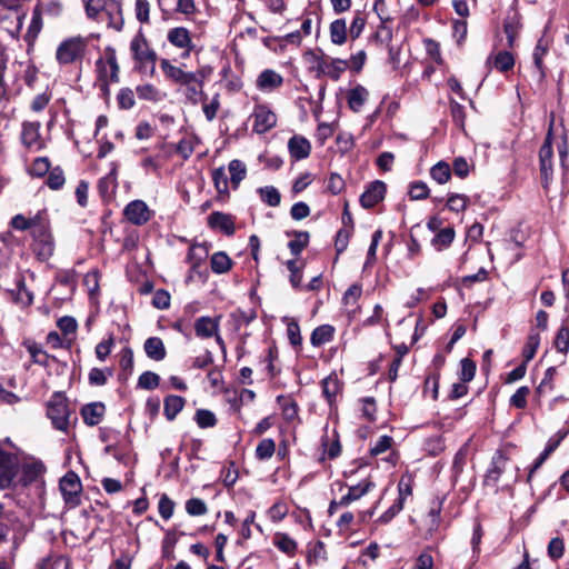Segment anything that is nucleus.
Instances as JSON below:
<instances>
[{"instance_id": "obj_1", "label": "nucleus", "mask_w": 569, "mask_h": 569, "mask_svg": "<svg viewBox=\"0 0 569 569\" xmlns=\"http://www.w3.org/2000/svg\"><path fill=\"white\" fill-rule=\"evenodd\" d=\"M46 465L21 448H2V498L13 501L21 510L30 503L29 489L34 487L36 495L42 499L46 491Z\"/></svg>"}, {"instance_id": "obj_2", "label": "nucleus", "mask_w": 569, "mask_h": 569, "mask_svg": "<svg viewBox=\"0 0 569 569\" xmlns=\"http://www.w3.org/2000/svg\"><path fill=\"white\" fill-rule=\"evenodd\" d=\"M84 10L89 19L97 21L102 20L104 14L107 26L116 31H121L123 28L122 3L119 0H87Z\"/></svg>"}, {"instance_id": "obj_3", "label": "nucleus", "mask_w": 569, "mask_h": 569, "mask_svg": "<svg viewBox=\"0 0 569 569\" xmlns=\"http://www.w3.org/2000/svg\"><path fill=\"white\" fill-rule=\"evenodd\" d=\"M4 505L2 503V509ZM6 519V522L2 521V542H10V559H2V569H13L14 566V557L16 551L22 543L26 537V527L22 521H20L19 517L14 512H8L4 515L2 511V519Z\"/></svg>"}, {"instance_id": "obj_4", "label": "nucleus", "mask_w": 569, "mask_h": 569, "mask_svg": "<svg viewBox=\"0 0 569 569\" xmlns=\"http://www.w3.org/2000/svg\"><path fill=\"white\" fill-rule=\"evenodd\" d=\"M62 11L63 4L59 0H49L46 2L39 1L32 10L31 22L26 33V40L28 43L34 42L38 38L43 26V14H47L50 18H58L61 16Z\"/></svg>"}, {"instance_id": "obj_5", "label": "nucleus", "mask_w": 569, "mask_h": 569, "mask_svg": "<svg viewBox=\"0 0 569 569\" xmlns=\"http://www.w3.org/2000/svg\"><path fill=\"white\" fill-rule=\"evenodd\" d=\"M72 410L63 392L56 391L47 403V416L54 429L68 432Z\"/></svg>"}, {"instance_id": "obj_6", "label": "nucleus", "mask_w": 569, "mask_h": 569, "mask_svg": "<svg viewBox=\"0 0 569 569\" xmlns=\"http://www.w3.org/2000/svg\"><path fill=\"white\" fill-rule=\"evenodd\" d=\"M96 82H119L120 66L117 60L116 49L111 46L104 48L103 57H100L96 63Z\"/></svg>"}, {"instance_id": "obj_7", "label": "nucleus", "mask_w": 569, "mask_h": 569, "mask_svg": "<svg viewBox=\"0 0 569 569\" xmlns=\"http://www.w3.org/2000/svg\"><path fill=\"white\" fill-rule=\"evenodd\" d=\"M130 51L134 61L138 63V69H147L150 67V73L153 74L157 62V53L149 47V43L140 30L130 42Z\"/></svg>"}, {"instance_id": "obj_8", "label": "nucleus", "mask_w": 569, "mask_h": 569, "mask_svg": "<svg viewBox=\"0 0 569 569\" xmlns=\"http://www.w3.org/2000/svg\"><path fill=\"white\" fill-rule=\"evenodd\" d=\"M553 122L551 121L549 126V130L546 134V138L543 140V143L541 144L539 149V170L541 176V184L543 189H547L549 187V183L552 180L553 177Z\"/></svg>"}, {"instance_id": "obj_9", "label": "nucleus", "mask_w": 569, "mask_h": 569, "mask_svg": "<svg viewBox=\"0 0 569 569\" xmlns=\"http://www.w3.org/2000/svg\"><path fill=\"white\" fill-rule=\"evenodd\" d=\"M59 490L68 508L74 509L81 505L82 483L74 471H68L60 479Z\"/></svg>"}, {"instance_id": "obj_10", "label": "nucleus", "mask_w": 569, "mask_h": 569, "mask_svg": "<svg viewBox=\"0 0 569 569\" xmlns=\"http://www.w3.org/2000/svg\"><path fill=\"white\" fill-rule=\"evenodd\" d=\"M546 33L547 28H545L542 36L538 39L532 52V63L535 68L532 78L538 86H541L547 79L548 68L545 64V58L549 53L552 44V40L547 38Z\"/></svg>"}, {"instance_id": "obj_11", "label": "nucleus", "mask_w": 569, "mask_h": 569, "mask_svg": "<svg viewBox=\"0 0 569 569\" xmlns=\"http://www.w3.org/2000/svg\"><path fill=\"white\" fill-rule=\"evenodd\" d=\"M32 241L30 249L38 261L46 262L54 253L56 242L51 229L30 232Z\"/></svg>"}, {"instance_id": "obj_12", "label": "nucleus", "mask_w": 569, "mask_h": 569, "mask_svg": "<svg viewBox=\"0 0 569 569\" xmlns=\"http://www.w3.org/2000/svg\"><path fill=\"white\" fill-rule=\"evenodd\" d=\"M209 256V249L206 243H193L190 246L186 261L190 264L191 272H194L198 279L206 283L209 278V271L204 267V261Z\"/></svg>"}, {"instance_id": "obj_13", "label": "nucleus", "mask_w": 569, "mask_h": 569, "mask_svg": "<svg viewBox=\"0 0 569 569\" xmlns=\"http://www.w3.org/2000/svg\"><path fill=\"white\" fill-rule=\"evenodd\" d=\"M522 14L519 11L518 2L513 3L508 8L506 18L503 20V32L507 37V47L513 49L516 41L522 29Z\"/></svg>"}, {"instance_id": "obj_14", "label": "nucleus", "mask_w": 569, "mask_h": 569, "mask_svg": "<svg viewBox=\"0 0 569 569\" xmlns=\"http://www.w3.org/2000/svg\"><path fill=\"white\" fill-rule=\"evenodd\" d=\"M445 499L446 496H435L429 502L428 511L423 518V523L426 527V539L433 538L440 530L442 522L441 512Z\"/></svg>"}, {"instance_id": "obj_15", "label": "nucleus", "mask_w": 569, "mask_h": 569, "mask_svg": "<svg viewBox=\"0 0 569 569\" xmlns=\"http://www.w3.org/2000/svg\"><path fill=\"white\" fill-rule=\"evenodd\" d=\"M153 216V211L149 209L143 200H132L123 209L126 220L137 227L148 223Z\"/></svg>"}, {"instance_id": "obj_16", "label": "nucleus", "mask_w": 569, "mask_h": 569, "mask_svg": "<svg viewBox=\"0 0 569 569\" xmlns=\"http://www.w3.org/2000/svg\"><path fill=\"white\" fill-rule=\"evenodd\" d=\"M252 118V130L258 134H263L277 126V116L267 104H256Z\"/></svg>"}, {"instance_id": "obj_17", "label": "nucleus", "mask_w": 569, "mask_h": 569, "mask_svg": "<svg viewBox=\"0 0 569 569\" xmlns=\"http://www.w3.org/2000/svg\"><path fill=\"white\" fill-rule=\"evenodd\" d=\"M83 43L80 39L71 38L62 41L56 52L60 64H70L82 58Z\"/></svg>"}, {"instance_id": "obj_18", "label": "nucleus", "mask_w": 569, "mask_h": 569, "mask_svg": "<svg viewBox=\"0 0 569 569\" xmlns=\"http://www.w3.org/2000/svg\"><path fill=\"white\" fill-rule=\"evenodd\" d=\"M509 457L501 449H498L492 458L489 468L486 471L483 478V486L496 487L500 480V477L506 471L507 462Z\"/></svg>"}, {"instance_id": "obj_19", "label": "nucleus", "mask_w": 569, "mask_h": 569, "mask_svg": "<svg viewBox=\"0 0 569 569\" xmlns=\"http://www.w3.org/2000/svg\"><path fill=\"white\" fill-rule=\"evenodd\" d=\"M387 193V184L381 180L370 182L359 198L363 209H372L381 202Z\"/></svg>"}, {"instance_id": "obj_20", "label": "nucleus", "mask_w": 569, "mask_h": 569, "mask_svg": "<svg viewBox=\"0 0 569 569\" xmlns=\"http://www.w3.org/2000/svg\"><path fill=\"white\" fill-rule=\"evenodd\" d=\"M322 397L327 401L330 409L337 407V398L342 395L343 381L338 378L336 371H332L328 377L321 380Z\"/></svg>"}, {"instance_id": "obj_21", "label": "nucleus", "mask_w": 569, "mask_h": 569, "mask_svg": "<svg viewBox=\"0 0 569 569\" xmlns=\"http://www.w3.org/2000/svg\"><path fill=\"white\" fill-rule=\"evenodd\" d=\"M160 68L166 79L174 84H190L196 80L197 73L184 71L182 68L173 66L168 59H161Z\"/></svg>"}, {"instance_id": "obj_22", "label": "nucleus", "mask_w": 569, "mask_h": 569, "mask_svg": "<svg viewBox=\"0 0 569 569\" xmlns=\"http://www.w3.org/2000/svg\"><path fill=\"white\" fill-rule=\"evenodd\" d=\"M207 224L211 230L221 231L228 237L236 232L234 217L222 211H212L207 218Z\"/></svg>"}, {"instance_id": "obj_23", "label": "nucleus", "mask_w": 569, "mask_h": 569, "mask_svg": "<svg viewBox=\"0 0 569 569\" xmlns=\"http://www.w3.org/2000/svg\"><path fill=\"white\" fill-rule=\"evenodd\" d=\"M118 164L111 162V170L104 177H101L97 182V190L104 203H109L116 194Z\"/></svg>"}, {"instance_id": "obj_24", "label": "nucleus", "mask_w": 569, "mask_h": 569, "mask_svg": "<svg viewBox=\"0 0 569 569\" xmlns=\"http://www.w3.org/2000/svg\"><path fill=\"white\" fill-rule=\"evenodd\" d=\"M222 316L209 317L202 316L196 319L193 328L196 336L200 339H210L217 331H220Z\"/></svg>"}, {"instance_id": "obj_25", "label": "nucleus", "mask_w": 569, "mask_h": 569, "mask_svg": "<svg viewBox=\"0 0 569 569\" xmlns=\"http://www.w3.org/2000/svg\"><path fill=\"white\" fill-rule=\"evenodd\" d=\"M6 295L12 302L22 307H28L33 301V295L27 289L24 277L21 273L17 274L16 289H7Z\"/></svg>"}, {"instance_id": "obj_26", "label": "nucleus", "mask_w": 569, "mask_h": 569, "mask_svg": "<svg viewBox=\"0 0 569 569\" xmlns=\"http://www.w3.org/2000/svg\"><path fill=\"white\" fill-rule=\"evenodd\" d=\"M516 58L512 52L508 50H500L496 54H490L486 60V66L490 69H496L501 73L511 71L515 67Z\"/></svg>"}, {"instance_id": "obj_27", "label": "nucleus", "mask_w": 569, "mask_h": 569, "mask_svg": "<svg viewBox=\"0 0 569 569\" xmlns=\"http://www.w3.org/2000/svg\"><path fill=\"white\" fill-rule=\"evenodd\" d=\"M106 411V405L101 401H96L82 406L80 415L88 427H94L101 422Z\"/></svg>"}, {"instance_id": "obj_28", "label": "nucleus", "mask_w": 569, "mask_h": 569, "mask_svg": "<svg viewBox=\"0 0 569 569\" xmlns=\"http://www.w3.org/2000/svg\"><path fill=\"white\" fill-rule=\"evenodd\" d=\"M349 67L348 60L333 58L329 62L319 58V76L326 74L333 81H338L341 77V73L345 72Z\"/></svg>"}, {"instance_id": "obj_29", "label": "nucleus", "mask_w": 569, "mask_h": 569, "mask_svg": "<svg viewBox=\"0 0 569 569\" xmlns=\"http://www.w3.org/2000/svg\"><path fill=\"white\" fill-rule=\"evenodd\" d=\"M159 9L163 14L172 11L191 16L196 12L194 0H157Z\"/></svg>"}, {"instance_id": "obj_30", "label": "nucleus", "mask_w": 569, "mask_h": 569, "mask_svg": "<svg viewBox=\"0 0 569 569\" xmlns=\"http://www.w3.org/2000/svg\"><path fill=\"white\" fill-rule=\"evenodd\" d=\"M288 151L295 161H299L310 156L311 143L306 137L293 134L288 141Z\"/></svg>"}, {"instance_id": "obj_31", "label": "nucleus", "mask_w": 569, "mask_h": 569, "mask_svg": "<svg viewBox=\"0 0 569 569\" xmlns=\"http://www.w3.org/2000/svg\"><path fill=\"white\" fill-rule=\"evenodd\" d=\"M419 236H421L422 239L426 240L427 230L422 228L421 223H416L411 227L409 232V239L407 241V257L409 260H416L422 253L421 244L419 242Z\"/></svg>"}, {"instance_id": "obj_32", "label": "nucleus", "mask_w": 569, "mask_h": 569, "mask_svg": "<svg viewBox=\"0 0 569 569\" xmlns=\"http://www.w3.org/2000/svg\"><path fill=\"white\" fill-rule=\"evenodd\" d=\"M283 78L272 69L263 70L257 79V87L262 91H271L282 86Z\"/></svg>"}, {"instance_id": "obj_33", "label": "nucleus", "mask_w": 569, "mask_h": 569, "mask_svg": "<svg viewBox=\"0 0 569 569\" xmlns=\"http://www.w3.org/2000/svg\"><path fill=\"white\" fill-rule=\"evenodd\" d=\"M556 376L557 368L555 366L547 368L542 380L540 381L539 386L535 389V400L539 406H541V398L545 396V393L550 392L555 389Z\"/></svg>"}, {"instance_id": "obj_34", "label": "nucleus", "mask_w": 569, "mask_h": 569, "mask_svg": "<svg viewBox=\"0 0 569 569\" xmlns=\"http://www.w3.org/2000/svg\"><path fill=\"white\" fill-rule=\"evenodd\" d=\"M212 181L213 186L217 190L218 197L217 200L221 202H226L230 197L229 187H228V177L226 174L224 168L219 167L212 170Z\"/></svg>"}, {"instance_id": "obj_35", "label": "nucleus", "mask_w": 569, "mask_h": 569, "mask_svg": "<svg viewBox=\"0 0 569 569\" xmlns=\"http://www.w3.org/2000/svg\"><path fill=\"white\" fill-rule=\"evenodd\" d=\"M288 237H295L288 242V248L293 257H299L301 252L309 246L310 234L308 231H286Z\"/></svg>"}, {"instance_id": "obj_36", "label": "nucleus", "mask_w": 569, "mask_h": 569, "mask_svg": "<svg viewBox=\"0 0 569 569\" xmlns=\"http://www.w3.org/2000/svg\"><path fill=\"white\" fill-rule=\"evenodd\" d=\"M168 41L176 48H190L192 42L190 31L184 27H174L169 29Z\"/></svg>"}, {"instance_id": "obj_37", "label": "nucleus", "mask_w": 569, "mask_h": 569, "mask_svg": "<svg viewBox=\"0 0 569 569\" xmlns=\"http://www.w3.org/2000/svg\"><path fill=\"white\" fill-rule=\"evenodd\" d=\"M368 96V90L361 84H357L356 87L351 88L347 93V102L350 110L353 112H359L365 106Z\"/></svg>"}, {"instance_id": "obj_38", "label": "nucleus", "mask_w": 569, "mask_h": 569, "mask_svg": "<svg viewBox=\"0 0 569 569\" xmlns=\"http://www.w3.org/2000/svg\"><path fill=\"white\" fill-rule=\"evenodd\" d=\"M144 352L148 358L154 361H161L167 356L163 341L159 337H150L144 341Z\"/></svg>"}, {"instance_id": "obj_39", "label": "nucleus", "mask_w": 569, "mask_h": 569, "mask_svg": "<svg viewBox=\"0 0 569 569\" xmlns=\"http://www.w3.org/2000/svg\"><path fill=\"white\" fill-rule=\"evenodd\" d=\"M455 237H456V231L453 229V227H446V228H442L441 230H439L431 239V246L437 250V251H443L446 249H448L453 240H455Z\"/></svg>"}, {"instance_id": "obj_40", "label": "nucleus", "mask_w": 569, "mask_h": 569, "mask_svg": "<svg viewBox=\"0 0 569 569\" xmlns=\"http://www.w3.org/2000/svg\"><path fill=\"white\" fill-rule=\"evenodd\" d=\"M186 399L181 396L169 395L163 400V415L169 421L176 419L183 409Z\"/></svg>"}, {"instance_id": "obj_41", "label": "nucleus", "mask_w": 569, "mask_h": 569, "mask_svg": "<svg viewBox=\"0 0 569 569\" xmlns=\"http://www.w3.org/2000/svg\"><path fill=\"white\" fill-rule=\"evenodd\" d=\"M232 259L224 251L214 252L210 258V268L213 273H227L232 269Z\"/></svg>"}, {"instance_id": "obj_42", "label": "nucleus", "mask_w": 569, "mask_h": 569, "mask_svg": "<svg viewBox=\"0 0 569 569\" xmlns=\"http://www.w3.org/2000/svg\"><path fill=\"white\" fill-rule=\"evenodd\" d=\"M335 327L331 325H321L313 329L310 336V342L313 347H321L333 339Z\"/></svg>"}, {"instance_id": "obj_43", "label": "nucleus", "mask_w": 569, "mask_h": 569, "mask_svg": "<svg viewBox=\"0 0 569 569\" xmlns=\"http://www.w3.org/2000/svg\"><path fill=\"white\" fill-rule=\"evenodd\" d=\"M133 352L131 348L124 347L120 352L119 366L121 372L118 376V379L122 382L127 381V379L131 376L133 371Z\"/></svg>"}, {"instance_id": "obj_44", "label": "nucleus", "mask_w": 569, "mask_h": 569, "mask_svg": "<svg viewBox=\"0 0 569 569\" xmlns=\"http://www.w3.org/2000/svg\"><path fill=\"white\" fill-rule=\"evenodd\" d=\"M279 358V350L276 341H271L266 350L263 362H266V371L270 379L276 378L280 373V369L276 368L274 361Z\"/></svg>"}, {"instance_id": "obj_45", "label": "nucleus", "mask_w": 569, "mask_h": 569, "mask_svg": "<svg viewBox=\"0 0 569 569\" xmlns=\"http://www.w3.org/2000/svg\"><path fill=\"white\" fill-rule=\"evenodd\" d=\"M330 40L333 44L341 46L347 41L348 31L345 19H336L329 27Z\"/></svg>"}, {"instance_id": "obj_46", "label": "nucleus", "mask_w": 569, "mask_h": 569, "mask_svg": "<svg viewBox=\"0 0 569 569\" xmlns=\"http://www.w3.org/2000/svg\"><path fill=\"white\" fill-rule=\"evenodd\" d=\"M553 346L558 352L567 355L569 351V319L562 321L560 328L558 329Z\"/></svg>"}, {"instance_id": "obj_47", "label": "nucleus", "mask_w": 569, "mask_h": 569, "mask_svg": "<svg viewBox=\"0 0 569 569\" xmlns=\"http://www.w3.org/2000/svg\"><path fill=\"white\" fill-rule=\"evenodd\" d=\"M273 545L289 557H293L297 552V542L288 533H276Z\"/></svg>"}, {"instance_id": "obj_48", "label": "nucleus", "mask_w": 569, "mask_h": 569, "mask_svg": "<svg viewBox=\"0 0 569 569\" xmlns=\"http://www.w3.org/2000/svg\"><path fill=\"white\" fill-rule=\"evenodd\" d=\"M40 124L38 122H24L22 126L21 139L24 146L31 148L40 139Z\"/></svg>"}, {"instance_id": "obj_49", "label": "nucleus", "mask_w": 569, "mask_h": 569, "mask_svg": "<svg viewBox=\"0 0 569 569\" xmlns=\"http://www.w3.org/2000/svg\"><path fill=\"white\" fill-rule=\"evenodd\" d=\"M540 339L541 338L538 332L529 333L521 351L522 362L529 363L535 358L540 345Z\"/></svg>"}, {"instance_id": "obj_50", "label": "nucleus", "mask_w": 569, "mask_h": 569, "mask_svg": "<svg viewBox=\"0 0 569 569\" xmlns=\"http://www.w3.org/2000/svg\"><path fill=\"white\" fill-rule=\"evenodd\" d=\"M470 202L467 194L450 192L446 201V208L451 212H463Z\"/></svg>"}, {"instance_id": "obj_51", "label": "nucleus", "mask_w": 569, "mask_h": 569, "mask_svg": "<svg viewBox=\"0 0 569 569\" xmlns=\"http://www.w3.org/2000/svg\"><path fill=\"white\" fill-rule=\"evenodd\" d=\"M415 479L409 472L403 473L398 482V497L396 500H402V505H406L407 498L412 496Z\"/></svg>"}, {"instance_id": "obj_52", "label": "nucleus", "mask_w": 569, "mask_h": 569, "mask_svg": "<svg viewBox=\"0 0 569 569\" xmlns=\"http://www.w3.org/2000/svg\"><path fill=\"white\" fill-rule=\"evenodd\" d=\"M451 176V167L443 160L438 161L430 168V177L439 184L448 182Z\"/></svg>"}, {"instance_id": "obj_53", "label": "nucleus", "mask_w": 569, "mask_h": 569, "mask_svg": "<svg viewBox=\"0 0 569 569\" xmlns=\"http://www.w3.org/2000/svg\"><path fill=\"white\" fill-rule=\"evenodd\" d=\"M26 347L31 356V360L33 363H37L42 367L49 366V359L52 357L42 349L41 345L37 342H28L26 343Z\"/></svg>"}, {"instance_id": "obj_54", "label": "nucleus", "mask_w": 569, "mask_h": 569, "mask_svg": "<svg viewBox=\"0 0 569 569\" xmlns=\"http://www.w3.org/2000/svg\"><path fill=\"white\" fill-rule=\"evenodd\" d=\"M449 107H450V116H451L452 122L461 131H465L466 118H467L465 107L461 103H459L457 100H455L453 98H450Z\"/></svg>"}, {"instance_id": "obj_55", "label": "nucleus", "mask_w": 569, "mask_h": 569, "mask_svg": "<svg viewBox=\"0 0 569 569\" xmlns=\"http://www.w3.org/2000/svg\"><path fill=\"white\" fill-rule=\"evenodd\" d=\"M228 169H229V172L231 176L230 181H231L232 188L237 189L239 183L247 176L246 164L238 159H233L229 162Z\"/></svg>"}, {"instance_id": "obj_56", "label": "nucleus", "mask_w": 569, "mask_h": 569, "mask_svg": "<svg viewBox=\"0 0 569 569\" xmlns=\"http://www.w3.org/2000/svg\"><path fill=\"white\" fill-rule=\"evenodd\" d=\"M30 232H38L51 229V222L47 209L38 211L33 217L28 218Z\"/></svg>"}, {"instance_id": "obj_57", "label": "nucleus", "mask_w": 569, "mask_h": 569, "mask_svg": "<svg viewBox=\"0 0 569 569\" xmlns=\"http://www.w3.org/2000/svg\"><path fill=\"white\" fill-rule=\"evenodd\" d=\"M287 269L290 271L289 281L290 284L295 290H301L302 289V270L305 267V263H301V266L297 264L296 259H290L286 262Z\"/></svg>"}, {"instance_id": "obj_58", "label": "nucleus", "mask_w": 569, "mask_h": 569, "mask_svg": "<svg viewBox=\"0 0 569 569\" xmlns=\"http://www.w3.org/2000/svg\"><path fill=\"white\" fill-rule=\"evenodd\" d=\"M51 168V161L48 157H38L28 169V173L33 178H43Z\"/></svg>"}, {"instance_id": "obj_59", "label": "nucleus", "mask_w": 569, "mask_h": 569, "mask_svg": "<svg viewBox=\"0 0 569 569\" xmlns=\"http://www.w3.org/2000/svg\"><path fill=\"white\" fill-rule=\"evenodd\" d=\"M138 98L146 101L159 102L162 96L157 87L151 83L139 84L136 87Z\"/></svg>"}, {"instance_id": "obj_60", "label": "nucleus", "mask_w": 569, "mask_h": 569, "mask_svg": "<svg viewBox=\"0 0 569 569\" xmlns=\"http://www.w3.org/2000/svg\"><path fill=\"white\" fill-rule=\"evenodd\" d=\"M287 336L290 345L293 349L299 352L302 350V337L300 332V326L297 320L291 319L287 323Z\"/></svg>"}, {"instance_id": "obj_61", "label": "nucleus", "mask_w": 569, "mask_h": 569, "mask_svg": "<svg viewBox=\"0 0 569 569\" xmlns=\"http://www.w3.org/2000/svg\"><path fill=\"white\" fill-rule=\"evenodd\" d=\"M276 452V442L271 438H264L259 441L256 448V458L260 461L270 459Z\"/></svg>"}, {"instance_id": "obj_62", "label": "nucleus", "mask_w": 569, "mask_h": 569, "mask_svg": "<svg viewBox=\"0 0 569 569\" xmlns=\"http://www.w3.org/2000/svg\"><path fill=\"white\" fill-rule=\"evenodd\" d=\"M66 182L63 170L60 166L53 167L47 174L46 184L51 190H60Z\"/></svg>"}, {"instance_id": "obj_63", "label": "nucleus", "mask_w": 569, "mask_h": 569, "mask_svg": "<svg viewBox=\"0 0 569 569\" xmlns=\"http://www.w3.org/2000/svg\"><path fill=\"white\" fill-rule=\"evenodd\" d=\"M375 488L376 483L370 477H368L357 485L348 486V491L351 493L355 500H359Z\"/></svg>"}, {"instance_id": "obj_64", "label": "nucleus", "mask_w": 569, "mask_h": 569, "mask_svg": "<svg viewBox=\"0 0 569 569\" xmlns=\"http://www.w3.org/2000/svg\"><path fill=\"white\" fill-rule=\"evenodd\" d=\"M194 421L201 429L213 428L218 422L216 415L208 409H198L194 413Z\"/></svg>"}]
</instances>
